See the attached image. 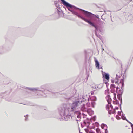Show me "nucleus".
Here are the masks:
<instances>
[{"label":"nucleus","mask_w":133,"mask_h":133,"mask_svg":"<svg viewBox=\"0 0 133 133\" xmlns=\"http://www.w3.org/2000/svg\"><path fill=\"white\" fill-rule=\"evenodd\" d=\"M118 88V86H115V85L114 84H112L110 85V89L111 92L114 93H115V92L117 91Z\"/></svg>","instance_id":"nucleus-1"},{"label":"nucleus","mask_w":133,"mask_h":133,"mask_svg":"<svg viewBox=\"0 0 133 133\" xmlns=\"http://www.w3.org/2000/svg\"><path fill=\"white\" fill-rule=\"evenodd\" d=\"M61 0L63 4L65 6L68 8V10H69L70 11H71V12L73 11L70 10L69 8H68V7L72 8V6L70 4H69L68 3L65 2L64 0Z\"/></svg>","instance_id":"nucleus-2"},{"label":"nucleus","mask_w":133,"mask_h":133,"mask_svg":"<svg viewBox=\"0 0 133 133\" xmlns=\"http://www.w3.org/2000/svg\"><path fill=\"white\" fill-rule=\"evenodd\" d=\"M78 17L80 18H81L83 20H84L86 22H87L89 24H90L92 26H94V24L90 21L88 20L87 19H85V18H83L81 17L79 15V14L78 13H77V14L76 15Z\"/></svg>","instance_id":"nucleus-3"},{"label":"nucleus","mask_w":133,"mask_h":133,"mask_svg":"<svg viewBox=\"0 0 133 133\" xmlns=\"http://www.w3.org/2000/svg\"><path fill=\"white\" fill-rule=\"evenodd\" d=\"M78 17L80 18H81L83 20H84L86 22H87L89 24H90L92 26H94V24L90 21L88 20L87 19H85V18H83L81 17L79 15V14L78 13H77V14L76 15Z\"/></svg>","instance_id":"nucleus-4"},{"label":"nucleus","mask_w":133,"mask_h":133,"mask_svg":"<svg viewBox=\"0 0 133 133\" xmlns=\"http://www.w3.org/2000/svg\"><path fill=\"white\" fill-rule=\"evenodd\" d=\"M82 10L84 12V14L87 17H91L93 15V14L85 10Z\"/></svg>","instance_id":"nucleus-5"},{"label":"nucleus","mask_w":133,"mask_h":133,"mask_svg":"<svg viewBox=\"0 0 133 133\" xmlns=\"http://www.w3.org/2000/svg\"><path fill=\"white\" fill-rule=\"evenodd\" d=\"M113 99L114 101H113V103L114 104L118 105L119 104V102L116 100V93H114L113 94Z\"/></svg>","instance_id":"nucleus-6"},{"label":"nucleus","mask_w":133,"mask_h":133,"mask_svg":"<svg viewBox=\"0 0 133 133\" xmlns=\"http://www.w3.org/2000/svg\"><path fill=\"white\" fill-rule=\"evenodd\" d=\"M101 127L102 129L104 130L105 133H107L108 131L107 129L108 127L106 125L102 124H101Z\"/></svg>","instance_id":"nucleus-7"},{"label":"nucleus","mask_w":133,"mask_h":133,"mask_svg":"<svg viewBox=\"0 0 133 133\" xmlns=\"http://www.w3.org/2000/svg\"><path fill=\"white\" fill-rule=\"evenodd\" d=\"M110 108L111 109H109L108 111L109 113V114H114L115 113V109H113L112 105H110Z\"/></svg>","instance_id":"nucleus-8"},{"label":"nucleus","mask_w":133,"mask_h":133,"mask_svg":"<svg viewBox=\"0 0 133 133\" xmlns=\"http://www.w3.org/2000/svg\"><path fill=\"white\" fill-rule=\"evenodd\" d=\"M103 87V84L102 83L96 84L95 85L96 88L100 89L102 88Z\"/></svg>","instance_id":"nucleus-9"},{"label":"nucleus","mask_w":133,"mask_h":133,"mask_svg":"<svg viewBox=\"0 0 133 133\" xmlns=\"http://www.w3.org/2000/svg\"><path fill=\"white\" fill-rule=\"evenodd\" d=\"M103 76L104 77H105V79L108 81L109 79V75L108 74H103Z\"/></svg>","instance_id":"nucleus-10"},{"label":"nucleus","mask_w":133,"mask_h":133,"mask_svg":"<svg viewBox=\"0 0 133 133\" xmlns=\"http://www.w3.org/2000/svg\"><path fill=\"white\" fill-rule=\"evenodd\" d=\"M85 130L87 133H95L90 129H85Z\"/></svg>","instance_id":"nucleus-11"},{"label":"nucleus","mask_w":133,"mask_h":133,"mask_svg":"<svg viewBox=\"0 0 133 133\" xmlns=\"http://www.w3.org/2000/svg\"><path fill=\"white\" fill-rule=\"evenodd\" d=\"M95 66L96 67V68H97L98 69H99V64L97 60H95Z\"/></svg>","instance_id":"nucleus-12"},{"label":"nucleus","mask_w":133,"mask_h":133,"mask_svg":"<svg viewBox=\"0 0 133 133\" xmlns=\"http://www.w3.org/2000/svg\"><path fill=\"white\" fill-rule=\"evenodd\" d=\"M110 105H109V104L106 105V109L108 111L110 109Z\"/></svg>","instance_id":"nucleus-13"},{"label":"nucleus","mask_w":133,"mask_h":133,"mask_svg":"<svg viewBox=\"0 0 133 133\" xmlns=\"http://www.w3.org/2000/svg\"><path fill=\"white\" fill-rule=\"evenodd\" d=\"M91 99L92 101H95L96 100V97L94 96H93L91 98Z\"/></svg>","instance_id":"nucleus-14"},{"label":"nucleus","mask_w":133,"mask_h":133,"mask_svg":"<svg viewBox=\"0 0 133 133\" xmlns=\"http://www.w3.org/2000/svg\"><path fill=\"white\" fill-rule=\"evenodd\" d=\"M117 97L118 99L121 101L122 99H121V96L120 94L118 95H117Z\"/></svg>","instance_id":"nucleus-15"},{"label":"nucleus","mask_w":133,"mask_h":133,"mask_svg":"<svg viewBox=\"0 0 133 133\" xmlns=\"http://www.w3.org/2000/svg\"><path fill=\"white\" fill-rule=\"evenodd\" d=\"M86 105L88 107H90L91 106V104L90 102H88L87 103Z\"/></svg>","instance_id":"nucleus-16"},{"label":"nucleus","mask_w":133,"mask_h":133,"mask_svg":"<svg viewBox=\"0 0 133 133\" xmlns=\"http://www.w3.org/2000/svg\"><path fill=\"white\" fill-rule=\"evenodd\" d=\"M96 131L97 133H99L100 132V133H101L100 132V130L98 128H97L96 129Z\"/></svg>","instance_id":"nucleus-17"},{"label":"nucleus","mask_w":133,"mask_h":133,"mask_svg":"<svg viewBox=\"0 0 133 133\" xmlns=\"http://www.w3.org/2000/svg\"><path fill=\"white\" fill-rule=\"evenodd\" d=\"M111 99L109 98L107 100V101L108 104H110L111 103Z\"/></svg>","instance_id":"nucleus-18"},{"label":"nucleus","mask_w":133,"mask_h":133,"mask_svg":"<svg viewBox=\"0 0 133 133\" xmlns=\"http://www.w3.org/2000/svg\"><path fill=\"white\" fill-rule=\"evenodd\" d=\"M91 105L93 107H94V105L95 104V103L94 102H91Z\"/></svg>","instance_id":"nucleus-19"},{"label":"nucleus","mask_w":133,"mask_h":133,"mask_svg":"<svg viewBox=\"0 0 133 133\" xmlns=\"http://www.w3.org/2000/svg\"><path fill=\"white\" fill-rule=\"evenodd\" d=\"M71 12H72V13H73L74 14H75V15H76V14H77V12H75L74 11H71Z\"/></svg>","instance_id":"nucleus-20"},{"label":"nucleus","mask_w":133,"mask_h":133,"mask_svg":"<svg viewBox=\"0 0 133 133\" xmlns=\"http://www.w3.org/2000/svg\"><path fill=\"white\" fill-rule=\"evenodd\" d=\"M114 83L116 84L117 86H118V85H119V83H118V81H115Z\"/></svg>","instance_id":"nucleus-21"},{"label":"nucleus","mask_w":133,"mask_h":133,"mask_svg":"<svg viewBox=\"0 0 133 133\" xmlns=\"http://www.w3.org/2000/svg\"><path fill=\"white\" fill-rule=\"evenodd\" d=\"M77 117L78 118H81V114H79V115L77 116Z\"/></svg>","instance_id":"nucleus-22"},{"label":"nucleus","mask_w":133,"mask_h":133,"mask_svg":"<svg viewBox=\"0 0 133 133\" xmlns=\"http://www.w3.org/2000/svg\"><path fill=\"white\" fill-rule=\"evenodd\" d=\"M94 92H95V91H92L91 92V95H93L94 94Z\"/></svg>","instance_id":"nucleus-23"},{"label":"nucleus","mask_w":133,"mask_h":133,"mask_svg":"<svg viewBox=\"0 0 133 133\" xmlns=\"http://www.w3.org/2000/svg\"><path fill=\"white\" fill-rule=\"evenodd\" d=\"M105 83L106 84V86H107V87L108 85H109V83H108V82H106Z\"/></svg>","instance_id":"nucleus-24"},{"label":"nucleus","mask_w":133,"mask_h":133,"mask_svg":"<svg viewBox=\"0 0 133 133\" xmlns=\"http://www.w3.org/2000/svg\"><path fill=\"white\" fill-rule=\"evenodd\" d=\"M115 81H114V80H111V82L112 83H114L115 82Z\"/></svg>","instance_id":"nucleus-25"},{"label":"nucleus","mask_w":133,"mask_h":133,"mask_svg":"<svg viewBox=\"0 0 133 133\" xmlns=\"http://www.w3.org/2000/svg\"><path fill=\"white\" fill-rule=\"evenodd\" d=\"M122 83H122V86L123 85V84H124V82H123V80H122Z\"/></svg>","instance_id":"nucleus-26"},{"label":"nucleus","mask_w":133,"mask_h":133,"mask_svg":"<svg viewBox=\"0 0 133 133\" xmlns=\"http://www.w3.org/2000/svg\"><path fill=\"white\" fill-rule=\"evenodd\" d=\"M115 109H117V110H118V107H115Z\"/></svg>","instance_id":"nucleus-27"},{"label":"nucleus","mask_w":133,"mask_h":133,"mask_svg":"<svg viewBox=\"0 0 133 133\" xmlns=\"http://www.w3.org/2000/svg\"><path fill=\"white\" fill-rule=\"evenodd\" d=\"M94 26H93V27H95V28H96V29H97V28H96V26H95L94 25Z\"/></svg>","instance_id":"nucleus-28"},{"label":"nucleus","mask_w":133,"mask_h":133,"mask_svg":"<svg viewBox=\"0 0 133 133\" xmlns=\"http://www.w3.org/2000/svg\"><path fill=\"white\" fill-rule=\"evenodd\" d=\"M132 133H133V130L132 131Z\"/></svg>","instance_id":"nucleus-29"}]
</instances>
